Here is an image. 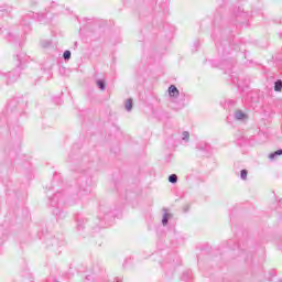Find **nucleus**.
<instances>
[{
	"mask_svg": "<svg viewBox=\"0 0 282 282\" xmlns=\"http://www.w3.org/2000/svg\"><path fill=\"white\" fill-rule=\"evenodd\" d=\"M21 78V73L19 69H14L9 73H0V80L6 83L7 85H12V83H17Z\"/></svg>",
	"mask_w": 282,
	"mask_h": 282,
	"instance_id": "f257e3e1",
	"label": "nucleus"
},
{
	"mask_svg": "<svg viewBox=\"0 0 282 282\" xmlns=\"http://www.w3.org/2000/svg\"><path fill=\"white\" fill-rule=\"evenodd\" d=\"M30 19L43 21V19H45V13H28L22 20V25H24L26 30H30V22L28 21Z\"/></svg>",
	"mask_w": 282,
	"mask_h": 282,
	"instance_id": "f03ea898",
	"label": "nucleus"
},
{
	"mask_svg": "<svg viewBox=\"0 0 282 282\" xmlns=\"http://www.w3.org/2000/svg\"><path fill=\"white\" fill-rule=\"evenodd\" d=\"M51 199V206L58 207L65 202V195L62 192H57Z\"/></svg>",
	"mask_w": 282,
	"mask_h": 282,
	"instance_id": "7ed1b4c3",
	"label": "nucleus"
},
{
	"mask_svg": "<svg viewBox=\"0 0 282 282\" xmlns=\"http://www.w3.org/2000/svg\"><path fill=\"white\" fill-rule=\"evenodd\" d=\"M17 59L19 62L18 67H21V65H24V63H28V61H30V56H28V54H25L24 52H20L17 55Z\"/></svg>",
	"mask_w": 282,
	"mask_h": 282,
	"instance_id": "20e7f679",
	"label": "nucleus"
},
{
	"mask_svg": "<svg viewBox=\"0 0 282 282\" xmlns=\"http://www.w3.org/2000/svg\"><path fill=\"white\" fill-rule=\"evenodd\" d=\"M235 120H248V113L242 110H236L234 113Z\"/></svg>",
	"mask_w": 282,
	"mask_h": 282,
	"instance_id": "39448f33",
	"label": "nucleus"
},
{
	"mask_svg": "<svg viewBox=\"0 0 282 282\" xmlns=\"http://www.w3.org/2000/svg\"><path fill=\"white\" fill-rule=\"evenodd\" d=\"M169 95L171 98H177L180 96V90L175 85L169 87Z\"/></svg>",
	"mask_w": 282,
	"mask_h": 282,
	"instance_id": "423d86ee",
	"label": "nucleus"
},
{
	"mask_svg": "<svg viewBox=\"0 0 282 282\" xmlns=\"http://www.w3.org/2000/svg\"><path fill=\"white\" fill-rule=\"evenodd\" d=\"M279 155H282V150H278V151L269 154V160H275V158H279Z\"/></svg>",
	"mask_w": 282,
	"mask_h": 282,
	"instance_id": "0eeeda50",
	"label": "nucleus"
},
{
	"mask_svg": "<svg viewBox=\"0 0 282 282\" xmlns=\"http://www.w3.org/2000/svg\"><path fill=\"white\" fill-rule=\"evenodd\" d=\"M97 87H98L101 91H105V89H106L105 80L98 79V80H97Z\"/></svg>",
	"mask_w": 282,
	"mask_h": 282,
	"instance_id": "6e6552de",
	"label": "nucleus"
},
{
	"mask_svg": "<svg viewBox=\"0 0 282 282\" xmlns=\"http://www.w3.org/2000/svg\"><path fill=\"white\" fill-rule=\"evenodd\" d=\"M131 109H133V99H128L126 101V110L131 111Z\"/></svg>",
	"mask_w": 282,
	"mask_h": 282,
	"instance_id": "1a4fd4ad",
	"label": "nucleus"
},
{
	"mask_svg": "<svg viewBox=\"0 0 282 282\" xmlns=\"http://www.w3.org/2000/svg\"><path fill=\"white\" fill-rule=\"evenodd\" d=\"M281 89H282V80L279 79L274 84V91H281Z\"/></svg>",
	"mask_w": 282,
	"mask_h": 282,
	"instance_id": "9d476101",
	"label": "nucleus"
},
{
	"mask_svg": "<svg viewBox=\"0 0 282 282\" xmlns=\"http://www.w3.org/2000/svg\"><path fill=\"white\" fill-rule=\"evenodd\" d=\"M191 138V133L188 131H184L182 133V140L183 142H188V139Z\"/></svg>",
	"mask_w": 282,
	"mask_h": 282,
	"instance_id": "9b49d317",
	"label": "nucleus"
},
{
	"mask_svg": "<svg viewBox=\"0 0 282 282\" xmlns=\"http://www.w3.org/2000/svg\"><path fill=\"white\" fill-rule=\"evenodd\" d=\"M169 182H170L171 184H177V175H176V174H171V175L169 176Z\"/></svg>",
	"mask_w": 282,
	"mask_h": 282,
	"instance_id": "f8f14e48",
	"label": "nucleus"
},
{
	"mask_svg": "<svg viewBox=\"0 0 282 282\" xmlns=\"http://www.w3.org/2000/svg\"><path fill=\"white\" fill-rule=\"evenodd\" d=\"M50 45H52V41H50V40H42L41 41V46L42 47H50Z\"/></svg>",
	"mask_w": 282,
	"mask_h": 282,
	"instance_id": "ddd939ff",
	"label": "nucleus"
},
{
	"mask_svg": "<svg viewBox=\"0 0 282 282\" xmlns=\"http://www.w3.org/2000/svg\"><path fill=\"white\" fill-rule=\"evenodd\" d=\"M85 228V220H77V230H83Z\"/></svg>",
	"mask_w": 282,
	"mask_h": 282,
	"instance_id": "4468645a",
	"label": "nucleus"
},
{
	"mask_svg": "<svg viewBox=\"0 0 282 282\" xmlns=\"http://www.w3.org/2000/svg\"><path fill=\"white\" fill-rule=\"evenodd\" d=\"M64 61H69L72 58V52L65 51L63 54Z\"/></svg>",
	"mask_w": 282,
	"mask_h": 282,
	"instance_id": "2eb2a0df",
	"label": "nucleus"
},
{
	"mask_svg": "<svg viewBox=\"0 0 282 282\" xmlns=\"http://www.w3.org/2000/svg\"><path fill=\"white\" fill-rule=\"evenodd\" d=\"M240 177L241 180H248V170H241Z\"/></svg>",
	"mask_w": 282,
	"mask_h": 282,
	"instance_id": "dca6fc26",
	"label": "nucleus"
},
{
	"mask_svg": "<svg viewBox=\"0 0 282 282\" xmlns=\"http://www.w3.org/2000/svg\"><path fill=\"white\" fill-rule=\"evenodd\" d=\"M162 224H163V226H166V224H169V214L167 213H165L163 215Z\"/></svg>",
	"mask_w": 282,
	"mask_h": 282,
	"instance_id": "f3484780",
	"label": "nucleus"
},
{
	"mask_svg": "<svg viewBox=\"0 0 282 282\" xmlns=\"http://www.w3.org/2000/svg\"><path fill=\"white\" fill-rule=\"evenodd\" d=\"M186 279H191V271H186L185 273H183L182 281L186 282Z\"/></svg>",
	"mask_w": 282,
	"mask_h": 282,
	"instance_id": "a211bd4d",
	"label": "nucleus"
},
{
	"mask_svg": "<svg viewBox=\"0 0 282 282\" xmlns=\"http://www.w3.org/2000/svg\"><path fill=\"white\" fill-rule=\"evenodd\" d=\"M172 160H173V154H167L164 159V162H166V164H169Z\"/></svg>",
	"mask_w": 282,
	"mask_h": 282,
	"instance_id": "6ab92c4d",
	"label": "nucleus"
},
{
	"mask_svg": "<svg viewBox=\"0 0 282 282\" xmlns=\"http://www.w3.org/2000/svg\"><path fill=\"white\" fill-rule=\"evenodd\" d=\"M88 192H89V191H87V189H83V191H79L78 195H79L80 197H83V195H87Z\"/></svg>",
	"mask_w": 282,
	"mask_h": 282,
	"instance_id": "aec40b11",
	"label": "nucleus"
},
{
	"mask_svg": "<svg viewBox=\"0 0 282 282\" xmlns=\"http://www.w3.org/2000/svg\"><path fill=\"white\" fill-rule=\"evenodd\" d=\"M0 12H8V7L1 6L0 7Z\"/></svg>",
	"mask_w": 282,
	"mask_h": 282,
	"instance_id": "412c9836",
	"label": "nucleus"
},
{
	"mask_svg": "<svg viewBox=\"0 0 282 282\" xmlns=\"http://www.w3.org/2000/svg\"><path fill=\"white\" fill-rule=\"evenodd\" d=\"M14 105H17V99L11 100L9 104V107L12 108V107H14Z\"/></svg>",
	"mask_w": 282,
	"mask_h": 282,
	"instance_id": "4be33fe9",
	"label": "nucleus"
},
{
	"mask_svg": "<svg viewBox=\"0 0 282 282\" xmlns=\"http://www.w3.org/2000/svg\"><path fill=\"white\" fill-rule=\"evenodd\" d=\"M199 45H200V42H199V41L194 42V47H195V50H197V47H199Z\"/></svg>",
	"mask_w": 282,
	"mask_h": 282,
	"instance_id": "5701e85b",
	"label": "nucleus"
},
{
	"mask_svg": "<svg viewBox=\"0 0 282 282\" xmlns=\"http://www.w3.org/2000/svg\"><path fill=\"white\" fill-rule=\"evenodd\" d=\"M9 41H12V33H8Z\"/></svg>",
	"mask_w": 282,
	"mask_h": 282,
	"instance_id": "b1692460",
	"label": "nucleus"
},
{
	"mask_svg": "<svg viewBox=\"0 0 282 282\" xmlns=\"http://www.w3.org/2000/svg\"><path fill=\"white\" fill-rule=\"evenodd\" d=\"M104 219H109V214H107L106 216H104Z\"/></svg>",
	"mask_w": 282,
	"mask_h": 282,
	"instance_id": "393cba45",
	"label": "nucleus"
},
{
	"mask_svg": "<svg viewBox=\"0 0 282 282\" xmlns=\"http://www.w3.org/2000/svg\"><path fill=\"white\" fill-rule=\"evenodd\" d=\"M86 281H89V275L86 276Z\"/></svg>",
	"mask_w": 282,
	"mask_h": 282,
	"instance_id": "a878e982",
	"label": "nucleus"
},
{
	"mask_svg": "<svg viewBox=\"0 0 282 282\" xmlns=\"http://www.w3.org/2000/svg\"><path fill=\"white\" fill-rule=\"evenodd\" d=\"M280 39H282V33H280Z\"/></svg>",
	"mask_w": 282,
	"mask_h": 282,
	"instance_id": "bb28decb",
	"label": "nucleus"
},
{
	"mask_svg": "<svg viewBox=\"0 0 282 282\" xmlns=\"http://www.w3.org/2000/svg\"><path fill=\"white\" fill-rule=\"evenodd\" d=\"M117 282H120V279H117Z\"/></svg>",
	"mask_w": 282,
	"mask_h": 282,
	"instance_id": "cd10ccee",
	"label": "nucleus"
}]
</instances>
